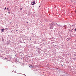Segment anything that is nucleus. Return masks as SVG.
<instances>
[{"label": "nucleus", "mask_w": 76, "mask_h": 76, "mask_svg": "<svg viewBox=\"0 0 76 76\" xmlns=\"http://www.w3.org/2000/svg\"><path fill=\"white\" fill-rule=\"evenodd\" d=\"M75 31H76V28L75 29Z\"/></svg>", "instance_id": "obj_6"}, {"label": "nucleus", "mask_w": 76, "mask_h": 76, "mask_svg": "<svg viewBox=\"0 0 76 76\" xmlns=\"http://www.w3.org/2000/svg\"><path fill=\"white\" fill-rule=\"evenodd\" d=\"M35 0H33V1H32V3H31V5H34L35 4Z\"/></svg>", "instance_id": "obj_1"}, {"label": "nucleus", "mask_w": 76, "mask_h": 76, "mask_svg": "<svg viewBox=\"0 0 76 76\" xmlns=\"http://www.w3.org/2000/svg\"><path fill=\"white\" fill-rule=\"evenodd\" d=\"M7 28H6V29H7Z\"/></svg>", "instance_id": "obj_11"}, {"label": "nucleus", "mask_w": 76, "mask_h": 76, "mask_svg": "<svg viewBox=\"0 0 76 76\" xmlns=\"http://www.w3.org/2000/svg\"><path fill=\"white\" fill-rule=\"evenodd\" d=\"M7 10H9V9H8V8H7Z\"/></svg>", "instance_id": "obj_7"}, {"label": "nucleus", "mask_w": 76, "mask_h": 76, "mask_svg": "<svg viewBox=\"0 0 76 76\" xmlns=\"http://www.w3.org/2000/svg\"><path fill=\"white\" fill-rule=\"evenodd\" d=\"M5 9H6V7H5V8H4V10H5Z\"/></svg>", "instance_id": "obj_4"}, {"label": "nucleus", "mask_w": 76, "mask_h": 76, "mask_svg": "<svg viewBox=\"0 0 76 76\" xmlns=\"http://www.w3.org/2000/svg\"><path fill=\"white\" fill-rule=\"evenodd\" d=\"M4 28L2 29L1 32H4Z\"/></svg>", "instance_id": "obj_2"}, {"label": "nucleus", "mask_w": 76, "mask_h": 76, "mask_svg": "<svg viewBox=\"0 0 76 76\" xmlns=\"http://www.w3.org/2000/svg\"><path fill=\"white\" fill-rule=\"evenodd\" d=\"M29 67H31V68H33V66H32L31 65H30V66H29Z\"/></svg>", "instance_id": "obj_3"}, {"label": "nucleus", "mask_w": 76, "mask_h": 76, "mask_svg": "<svg viewBox=\"0 0 76 76\" xmlns=\"http://www.w3.org/2000/svg\"><path fill=\"white\" fill-rule=\"evenodd\" d=\"M20 10H22V9L21 8V9H20Z\"/></svg>", "instance_id": "obj_5"}, {"label": "nucleus", "mask_w": 76, "mask_h": 76, "mask_svg": "<svg viewBox=\"0 0 76 76\" xmlns=\"http://www.w3.org/2000/svg\"><path fill=\"white\" fill-rule=\"evenodd\" d=\"M7 58H5V59H6Z\"/></svg>", "instance_id": "obj_10"}, {"label": "nucleus", "mask_w": 76, "mask_h": 76, "mask_svg": "<svg viewBox=\"0 0 76 76\" xmlns=\"http://www.w3.org/2000/svg\"><path fill=\"white\" fill-rule=\"evenodd\" d=\"M73 26V25H72V26Z\"/></svg>", "instance_id": "obj_8"}, {"label": "nucleus", "mask_w": 76, "mask_h": 76, "mask_svg": "<svg viewBox=\"0 0 76 76\" xmlns=\"http://www.w3.org/2000/svg\"><path fill=\"white\" fill-rule=\"evenodd\" d=\"M27 23H28V22H27Z\"/></svg>", "instance_id": "obj_9"}]
</instances>
